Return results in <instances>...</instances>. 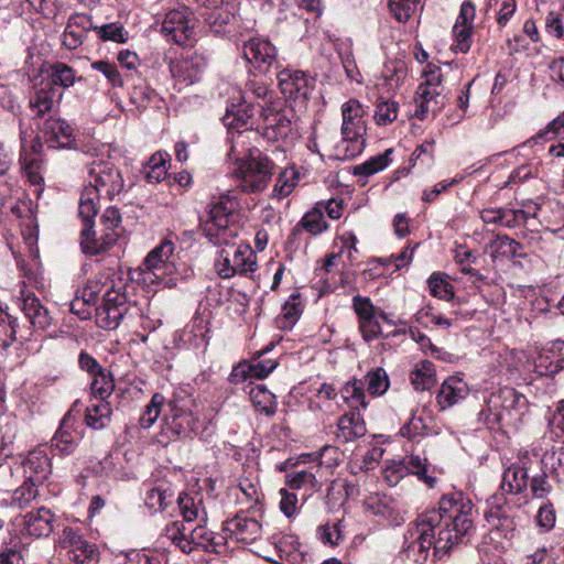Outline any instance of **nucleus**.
<instances>
[{"mask_svg": "<svg viewBox=\"0 0 564 564\" xmlns=\"http://www.w3.org/2000/svg\"><path fill=\"white\" fill-rule=\"evenodd\" d=\"M417 476L429 488H435L437 478L427 473L426 458L419 455H410L401 460H392L386 464L382 476L389 486H397L406 475Z\"/></svg>", "mask_w": 564, "mask_h": 564, "instance_id": "nucleus-10", "label": "nucleus"}, {"mask_svg": "<svg viewBox=\"0 0 564 564\" xmlns=\"http://www.w3.org/2000/svg\"><path fill=\"white\" fill-rule=\"evenodd\" d=\"M541 224L553 231L555 230L552 228L553 226L564 225V206L556 200L545 202L542 208Z\"/></svg>", "mask_w": 564, "mask_h": 564, "instance_id": "nucleus-51", "label": "nucleus"}, {"mask_svg": "<svg viewBox=\"0 0 564 564\" xmlns=\"http://www.w3.org/2000/svg\"><path fill=\"white\" fill-rule=\"evenodd\" d=\"M481 220L487 225L514 228V214L508 208H485L480 212Z\"/></svg>", "mask_w": 564, "mask_h": 564, "instance_id": "nucleus-45", "label": "nucleus"}, {"mask_svg": "<svg viewBox=\"0 0 564 564\" xmlns=\"http://www.w3.org/2000/svg\"><path fill=\"white\" fill-rule=\"evenodd\" d=\"M435 513H422L415 523L409 527L404 535L403 550L409 560L415 563H425L433 549V554L441 558L449 550H438V534L435 530Z\"/></svg>", "mask_w": 564, "mask_h": 564, "instance_id": "nucleus-5", "label": "nucleus"}, {"mask_svg": "<svg viewBox=\"0 0 564 564\" xmlns=\"http://www.w3.org/2000/svg\"><path fill=\"white\" fill-rule=\"evenodd\" d=\"M20 307L31 322L33 327L45 330L52 323L53 318L46 307H44L40 300L28 289L24 281L19 283V292L17 295Z\"/></svg>", "mask_w": 564, "mask_h": 564, "instance_id": "nucleus-17", "label": "nucleus"}, {"mask_svg": "<svg viewBox=\"0 0 564 564\" xmlns=\"http://www.w3.org/2000/svg\"><path fill=\"white\" fill-rule=\"evenodd\" d=\"M196 19L191 9L180 7L165 14L161 33L169 42L184 45L195 34Z\"/></svg>", "mask_w": 564, "mask_h": 564, "instance_id": "nucleus-13", "label": "nucleus"}, {"mask_svg": "<svg viewBox=\"0 0 564 564\" xmlns=\"http://www.w3.org/2000/svg\"><path fill=\"white\" fill-rule=\"evenodd\" d=\"M301 226L311 235H319L327 229L328 225L324 218L323 210L315 207L307 212L301 219Z\"/></svg>", "mask_w": 564, "mask_h": 564, "instance_id": "nucleus-53", "label": "nucleus"}, {"mask_svg": "<svg viewBox=\"0 0 564 564\" xmlns=\"http://www.w3.org/2000/svg\"><path fill=\"white\" fill-rule=\"evenodd\" d=\"M177 503L185 524L188 525L194 520L199 522L206 521L203 497L199 492H182L177 498Z\"/></svg>", "mask_w": 564, "mask_h": 564, "instance_id": "nucleus-31", "label": "nucleus"}, {"mask_svg": "<svg viewBox=\"0 0 564 564\" xmlns=\"http://www.w3.org/2000/svg\"><path fill=\"white\" fill-rule=\"evenodd\" d=\"M94 30L102 41L124 43L128 40V31L120 23H108L95 26Z\"/></svg>", "mask_w": 564, "mask_h": 564, "instance_id": "nucleus-58", "label": "nucleus"}, {"mask_svg": "<svg viewBox=\"0 0 564 564\" xmlns=\"http://www.w3.org/2000/svg\"><path fill=\"white\" fill-rule=\"evenodd\" d=\"M318 465L310 467L308 469L295 470L286 475V484L291 489L300 490V489H310L316 490L319 485L316 478V473L319 470Z\"/></svg>", "mask_w": 564, "mask_h": 564, "instance_id": "nucleus-37", "label": "nucleus"}, {"mask_svg": "<svg viewBox=\"0 0 564 564\" xmlns=\"http://www.w3.org/2000/svg\"><path fill=\"white\" fill-rule=\"evenodd\" d=\"M163 536L184 553H191L197 547L217 552L218 546L224 544L223 536L200 523L193 527L192 523L187 525L183 521H174L165 527Z\"/></svg>", "mask_w": 564, "mask_h": 564, "instance_id": "nucleus-6", "label": "nucleus"}, {"mask_svg": "<svg viewBox=\"0 0 564 564\" xmlns=\"http://www.w3.org/2000/svg\"><path fill=\"white\" fill-rule=\"evenodd\" d=\"M17 318L11 316L0 304V333L4 334V338H0V345L9 346L15 339Z\"/></svg>", "mask_w": 564, "mask_h": 564, "instance_id": "nucleus-59", "label": "nucleus"}, {"mask_svg": "<svg viewBox=\"0 0 564 564\" xmlns=\"http://www.w3.org/2000/svg\"><path fill=\"white\" fill-rule=\"evenodd\" d=\"M528 485V473L524 467L513 465L502 475L501 489L507 494L521 492Z\"/></svg>", "mask_w": 564, "mask_h": 564, "instance_id": "nucleus-38", "label": "nucleus"}, {"mask_svg": "<svg viewBox=\"0 0 564 564\" xmlns=\"http://www.w3.org/2000/svg\"><path fill=\"white\" fill-rule=\"evenodd\" d=\"M55 516L45 508H39L36 511H31L24 517V530L34 538L48 536L54 530Z\"/></svg>", "mask_w": 564, "mask_h": 564, "instance_id": "nucleus-26", "label": "nucleus"}, {"mask_svg": "<svg viewBox=\"0 0 564 564\" xmlns=\"http://www.w3.org/2000/svg\"><path fill=\"white\" fill-rule=\"evenodd\" d=\"M140 271L145 283L171 286L176 272L173 242L163 241L152 249L143 260Z\"/></svg>", "mask_w": 564, "mask_h": 564, "instance_id": "nucleus-7", "label": "nucleus"}, {"mask_svg": "<svg viewBox=\"0 0 564 564\" xmlns=\"http://www.w3.org/2000/svg\"><path fill=\"white\" fill-rule=\"evenodd\" d=\"M398 113L399 104L397 101L380 99L376 105L373 119L378 126H388L398 118Z\"/></svg>", "mask_w": 564, "mask_h": 564, "instance_id": "nucleus-52", "label": "nucleus"}, {"mask_svg": "<svg viewBox=\"0 0 564 564\" xmlns=\"http://www.w3.org/2000/svg\"><path fill=\"white\" fill-rule=\"evenodd\" d=\"M193 399L175 394L169 402V413L163 417L162 434L167 438L187 437L199 429V419L191 410Z\"/></svg>", "mask_w": 564, "mask_h": 564, "instance_id": "nucleus-8", "label": "nucleus"}, {"mask_svg": "<svg viewBox=\"0 0 564 564\" xmlns=\"http://www.w3.org/2000/svg\"><path fill=\"white\" fill-rule=\"evenodd\" d=\"M469 392V386L464 378L460 375H453L442 382L436 401L441 410H446L465 400Z\"/></svg>", "mask_w": 564, "mask_h": 564, "instance_id": "nucleus-24", "label": "nucleus"}, {"mask_svg": "<svg viewBox=\"0 0 564 564\" xmlns=\"http://www.w3.org/2000/svg\"><path fill=\"white\" fill-rule=\"evenodd\" d=\"M490 248L505 257L514 258L518 256L520 243L508 236H497L490 243Z\"/></svg>", "mask_w": 564, "mask_h": 564, "instance_id": "nucleus-64", "label": "nucleus"}, {"mask_svg": "<svg viewBox=\"0 0 564 564\" xmlns=\"http://www.w3.org/2000/svg\"><path fill=\"white\" fill-rule=\"evenodd\" d=\"M83 535L74 528L66 527L64 528L58 543L61 547L68 550V554L73 553L75 550L84 543Z\"/></svg>", "mask_w": 564, "mask_h": 564, "instance_id": "nucleus-63", "label": "nucleus"}, {"mask_svg": "<svg viewBox=\"0 0 564 564\" xmlns=\"http://www.w3.org/2000/svg\"><path fill=\"white\" fill-rule=\"evenodd\" d=\"M243 56L254 69L267 74L278 62V50L268 39L257 36L245 43Z\"/></svg>", "mask_w": 564, "mask_h": 564, "instance_id": "nucleus-16", "label": "nucleus"}, {"mask_svg": "<svg viewBox=\"0 0 564 564\" xmlns=\"http://www.w3.org/2000/svg\"><path fill=\"white\" fill-rule=\"evenodd\" d=\"M252 116L253 107L250 104H245V100L238 105H231L227 108L223 121L231 133V143L232 139L237 138L239 134L242 135L243 140L246 141L243 132L252 129Z\"/></svg>", "mask_w": 564, "mask_h": 564, "instance_id": "nucleus-25", "label": "nucleus"}, {"mask_svg": "<svg viewBox=\"0 0 564 564\" xmlns=\"http://www.w3.org/2000/svg\"><path fill=\"white\" fill-rule=\"evenodd\" d=\"M80 440L82 434L75 427V420L70 413H67L51 440V448L62 456L69 455L75 451Z\"/></svg>", "mask_w": 564, "mask_h": 564, "instance_id": "nucleus-23", "label": "nucleus"}, {"mask_svg": "<svg viewBox=\"0 0 564 564\" xmlns=\"http://www.w3.org/2000/svg\"><path fill=\"white\" fill-rule=\"evenodd\" d=\"M421 0H389V8L399 22H406L419 9Z\"/></svg>", "mask_w": 564, "mask_h": 564, "instance_id": "nucleus-56", "label": "nucleus"}, {"mask_svg": "<svg viewBox=\"0 0 564 564\" xmlns=\"http://www.w3.org/2000/svg\"><path fill=\"white\" fill-rule=\"evenodd\" d=\"M69 558L76 564H96L99 560V552L95 544L87 541L69 554Z\"/></svg>", "mask_w": 564, "mask_h": 564, "instance_id": "nucleus-60", "label": "nucleus"}, {"mask_svg": "<svg viewBox=\"0 0 564 564\" xmlns=\"http://www.w3.org/2000/svg\"><path fill=\"white\" fill-rule=\"evenodd\" d=\"M344 524L343 521H337L334 523H326L318 528V538L324 544L328 545H338L344 541Z\"/></svg>", "mask_w": 564, "mask_h": 564, "instance_id": "nucleus-55", "label": "nucleus"}, {"mask_svg": "<svg viewBox=\"0 0 564 564\" xmlns=\"http://www.w3.org/2000/svg\"><path fill=\"white\" fill-rule=\"evenodd\" d=\"M91 394L95 399L107 400L115 390L113 379L105 369L91 376Z\"/></svg>", "mask_w": 564, "mask_h": 564, "instance_id": "nucleus-49", "label": "nucleus"}, {"mask_svg": "<svg viewBox=\"0 0 564 564\" xmlns=\"http://www.w3.org/2000/svg\"><path fill=\"white\" fill-rule=\"evenodd\" d=\"M25 478L43 485L51 474V463L43 449H33L23 463Z\"/></svg>", "mask_w": 564, "mask_h": 564, "instance_id": "nucleus-28", "label": "nucleus"}, {"mask_svg": "<svg viewBox=\"0 0 564 564\" xmlns=\"http://www.w3.org/2000/svg\"><path fill=\"white\" fill-rule=\"evenodd\" d=\"M62 98V89L53 87L51 83H46L44 79L37 83L30 98V108L35 113L34 119L42 118L45 113L56 109Z\"/></svg>", "mask_w": 564, "mask_h": 564, "instance_id": "nucleus-22", "label": "nucleus"}, {"mask_svg": "<svg viewBox=\"0 0 564 564\" xmlns=\"http://www.w3.org/2000/svg\"><path fill=\"white\" fill-rule=\"evenodd\" d=\"M224 531L228 538L249 544L261 536L262 525L257 519L239 512L225 522Z\"/></svg>", "mask_w": 564, "mask_h": 564, "instance_id": "nucleus-21", "label": "nucleus"}, {"mask_svg": "<svg viewBox=\"0 0 564 564\" xmlns=\"http://www.w3.org/2000/svg\"><path fill=\"white\" fill-rule=\"evenodd\" d=\"M249 395L258 411L263 412L267 415H271L275 412V395L271 391H269L263 384H257L254 387H251Z\"/></svg>", "mask_w": 564, "mask_h": 564, "instance_id": "nucleus-40", "label": "nucleus"}, {"mask_svg": "<svg viewBox=\"0 0 564 564\" xmlns=\"http://www.w3.org/2000/svg\"><path fill=\"white\" fill-rule=\"evenodd\" d=\"M299 180V173L293 167L282 170L273 186L272 197L278 199L288 197L294 191Z\"/></svg>", "mask_w": 564, "mask_h": 564, "instance_id": "nucleus-41", "label": "nucleus"}, {"mask_svg": "<svg viewBox=\"0 0 564 564\" xmlns=\"http://www.w3.org/2000/svg\"><path fill=\"white\" fill-rule=\"evenodd\" d=\"M89 184L86 187L96 188V193L111 199L123 189L124 182L120 171L113 163L95 160L88 165Z\"/></svg>", "mask_w": 564, "mask_h": 564, "instance_id": "nucleus-11", "label": "nucleus"}, {"mask_svg": "<svg viewBox=\"0 0 564 564\" xmlns=\"http://www.w3.org/2000/svg\"><path fill=\"white\" fill-rule=\"evenodd\" d=\"M436 380V369L432 361L420 360L417 361L410 372V381L415 390H429Z\"/></svg>", "mask_w": 564, "mask_h": 564, "instance_id": "nucleus-34", "label": "nucleus"}, {"mask_svg": "<svg viewBox=\"0 0 564 564\" xmlns=\"http://www.w3.org/2000/svg\"><path fill=\"white\" fill-rule=\"evenodd\" d=\"M302 314V302L299 293H292L282 306V312L276 318V324L282 329L294 326Z\"/></svg>", "mask_w": 564, "mask_h": 564, "instance_id": "nucleus-39", "label": "nucleus"}, {"mask_svg": "<svg viewBox=\"0 0 564 564\" xmlns=\"http://www.w3.org/2000/svg\"><path fill=\"white\" fill-rule=\"evenodd\" d=\"M126 295L112 292L105 295V302L96 306V323L100 328L115 329L126 314Z\"/></svg>", "mask_w": 564, "mask_h": 564, "instance_id": "nucleus-18", "label": "nucleus"}, {"mask_svg": "<svg viewBox=\"0 0 564 564\" xmlns=\"http://www.w3.org/2000/svg\"><path fill=\"white\" fill-rule=\"evenodd\" d=\"M235 208L236 203L232 199L221 197L212 204L206 218L200 220V228L208 241L225 246L215 262L217 273L223 279L246 275L257 269V256L248 245H230L239 232L234 220Z\"/></svg>", "mask_w": 564, "mask_h": 564, "instance_id": "nucleus-1", "label": "nucleus"}, {"mask_svg": "<svg viewBox=\"0 0 564 564\" xmlns=\"http://www.w3.org/2000/svg\"><path fill=\"white\" fill-rule=\"evenodd\" d=\"M273 93L269 90L268 86L258 79H250L247 82L242 100L245 104H253L256 100H262L265 105L270 101Z\"/></svg>", "mask_w": 564, "mask_h": 564, "instance_id": "nucleus-50", "label": "nucleus"}, {"mask_svg": "<svg viewBox=\"0 0 564 564\" xmlns=\"http://www.w3.org/2000/svg\"><path fill=\"white\" fill-rule=\"evenodd\" d=\"M278 366L273 359H263L252 364H239L230 373V381L239 383L248 378L263 379L268 377Z\"/></svg>", "mask_w": 564, "mask_h": 564, "instance_id": "nucleus-29", "label": "nucleus"}, {"mask_svg": "<svg viewBox=\"0 0 564 564\" xmlns=\"http://www.w3.org/2000/svg\"><path fill=\"white\" fill-rule=\"evenodd\" d=\"M227 156L235 164L231 175L245 193L263 192L275 173V163L259 149L247 147L240 134L232 139Z\"/></svg>", "mask_w": 564, "mask_h": 564, "instance_id": "nucleus-3", "label": "nucleus"}, {"mask_svg": "<svg viewBox=\"0 0 564 564\" xmlns=\"http://www.w3.org/2000/svg\"><path fill=\"white\" fill-rule=\"evenodd\" d=\"M40 486L25 478L24 482L12 492L10 505L20 509L25 508L37 497Z\"/></svg>", "mask_w": 564, "mask_h": 564, "instance_id": "nucleus-48", "label": "nucleus"}, {"mask_svg": "<svg viewBox=\"0 0 564 564\" xmlns=\"http://www.w3.org/2000/svg\"><path fill=\"white\" fill-rule=\"evenodd\" d=\"M171 156L165 151H156L143 164L142 175L152 184L160 183L167 176Z\"/></svg>", "mask_w": 564, "mask_h": 564, "instance_id": "nucleus-32", "label": "nucleus"}, {"mask_svg": "<svg viewBox=\"0 0 564 564\" xmlns=\"http://www.w3.org/2000/svg\"><path fill=\"white\" fill-rule=\"evenodd\" d=\"M112 414V408L107 400L95 399L86 410L85 422L94 430L105 429Z\"/></svg>", "mask_w": 564, "mask_h": 564, "instance_id": "nucleus-35", "label": "nucleus"}, {"mask_svg": "<svg viewBox=\"0 0 564 564\" xmlns=\"http://www.w3.org/2000/svg\"><path fill=\"white\" fill-rule=\"evenodd\" d=\"M400 434L408 440L414 441L427 434V425L422 416L413 414L409 422L400 429Z\"/></svg>", "mask_w": 564, "mask_h": 564, "instance_id": "nucleus-61", "label": "nucleus"}, {"mask_svg": "<svg viewBox=\"0 0 564 564\" xmlns=\"http://www.w3.org/2000/svg\"><path fill=\"white\" fill-rule=\"evenodd\" d=\"M165 397L162 393H154L139 419L142 429L148 430L158 421L162 408L165 404Z\"/></svg>", "mask_w": 564, "mask_h": 564, "instance_id": "nucleus-44", "label": "nucleus"}, {"mask_svg": "<svg viewBox=\"0 0 564 564\" xmlns=\"http://www.w3.org/2000/svg\"><path fill=\"white\" fill-rule=\"evenodd\" d=\"M19 130L21 143L20 160L25 165V169H30L31 165L35 162V159L31 158V155L40 153L42 149L41 138H32V128L25 127L21 117L19 118Z\"/></svg>", "mask_w": 564, "mask_h": 564, "instance_id": "nucleus-33", "label": "nucleus"}, {"mask_svg": "<svg viewBox=\"0 0 564 564\" xmlns=\"http://www.w3.org/2000/svg\"><path fill=\"white\" fill-rule=\"evenodd\" d=\"M424 513H435V530L438 534V550H451L474 528V503L462 491L445 494L438 501V509Z\"/></svg>", "mask_w": 564, "mask_h": 564, "instance_id": "nucleus-2", "label": "nucleus"}, {"mask_svg": "<svg viewBox=\"0 0 564 564\" xmlns=\"http://www.w3.org/2000/svg\"><path fill=\"white\" fill-rule=\"evenodd\" d=\"M366 432V423L358 411L345 413L337 422L336 436L341 442H352L362 437Z\"/></svg>", "mask_w": 564, "mask_h": 564, "instance_id": "nucleus-30", "label": "nucleus"}, {"mask_svg": "<svg viewBox=\"0 0 564 564\" xmlns=\"http://www.w3.org/2000/svg\"><path fill=\"white\" fill-rule=\"evenodd\" d=\"M341 399L349 404L351 410L367 406L364 384L361 381L347 382L341 389Z\"/></svg>", "mask_w": 564, "mask_h": 564, "instance_id": "nucleus-47", "label": "nucleus"}, {"mask_svg": "<svg viewBox=\"0 0 564 564\" xmlns=\"http://www.w3.org/2000/svg\"><path fill=\"white\" fill-rule=\"evenodd\" d=\"M429 289L434 297L451 301L454 297L453 285L441 273H433L427 280Z\"/></svg>", "mask_w": 564, "mask_h": 564, "instance_id": "nucleus-54", "label": "nucleus"}, {"mask_svg": "<svg viewBox=\"0 0 564 564\" xmlns=\"http://www.w3.org/2000/svg\"><path fill=\"white\" fill-rule=\"evenodd\" d=\"M315 80L300 69L285 68L278 73V85L286 99L304 102L314 88Z\"/></svg>", "mask_w": 564, "mask_h": 564, "instance_id": "nucleus-15", "label": "nucleus"}, {"mask_svg": "<svg viewBox=\"0 0 564 564\" xmlns=\"http://www.w3.org/2000/svg\"><path fill=\"white\" fill-rule=\"evenodd\" d=\"M391 154L392 149H388L383 153L370 158L366 162L356 165L354 167V174L358 176L368 177L380 171H383L392 161L390 158Z\"/></svg>", "mask_w": 564, "mask_h": 564, "instance_id": "nucleus-42", "label": "nucleus"}, {"mask_svg": "<svg viewBox=\"0 0 564 564\" xmlns=\"http://www.w3.org/2000/svg\"><path fill=\"white\" fill-rule=\"evenodd\" d=\"M206 66L207 59L202 53L189 51L170 63V72L175 83L182 88L199 82Z\"/></svg>", "mask_w": 564, "mask_h": 564, "instance_id": "nucleus-14", "label": "nucleus"}, {"mask_svg": "<svg viewBox=\"0 0 564 564\" xmlns=\"http://www.w3.org/2000/svg\"><path fill=\"white\" fill-rule=\"evenodd\" d=\"M154 98V89L145 83L134 85L130 93V101L137 108H145Z\"/></svg>", "mask_w": 564, "mask_h": 564, "instance_id": "nucleus-62", "label": "nucleus"}, {"mask_svg": "<svg viewBox=\"0 0 564 564\" xmlns=\"http://www.w3.org/2000/svg\"><path fill=\"white\" fill-rule=\"evenodd\" d=\"M423 82L419 85L415 97L413 116L424 120L430 113H436L443 102L440 100L443 93L441 68L434 64H427L422 72Z\"/></svg>", "mask_w": 564, "mask_h": 564, "instance_id": "nucleus-9", "label": "nucleus"}, {"mask_svg": "<svg viewBox=\"0 0 564 564\" xmlns=\"http://www.w3.org/2000/svg\"><path fill=\"white\" fill-rule=\"evenodd\" d=\"M365 381L368 392L372 395H381L389 388V379L382 368L368 372Z\"/></svg>", "mask_w": 564, "mask_h": 564, "instance_id": "nucleus-57", "label": "nucleus"}, {"mask_svg": "<svg viewBox=\"0 0 564 564\" xmlns=\"http://www.w3.org/2000/svg\"><path fill=\"white\" fill-rule=\"evenodd\" d=\"M173 492L169 488L156 486L147 491L145 506L152 511H163L172 503Z\"/></svg>", "mask_w": 564, "mask_h": 564, "instance_id": "nucleus-46", "label": "nucleus"}, {"mask_svg": "<svg viewBox=\"0 0 564 564\" xmlns=\"http://www.w3.org/2000/svg\"><path fill=\"white\" fill-rule=\"evenodd\" d=\"M99 195L96 188L84 187L78 206V214L83 220V227L94 226V219L98 212Z\"/></svg>", "mask_w": 564, "mask_h": 564, "instance_id": "nucleus-36", "label": "nucleus"}, {"mask_svg": "<svg viewBox=\"0 0 564 564\" xmlns=\"http://www.w3.org/2000/svg\"><path fill=\"white\" fill-rule=\"evenodd\" d=\"M341 141L335 147L334 158L340 161L359 155L366 145V110L357 99L341 105Z\"/></svg>", "mask_w": 564, "mask_h": 564, "instance_id": "nucleus-4", "label": "nucleus"}, {"mask_svg": "<svg viewBox=\"0 0 564 564\" xmlns=\"http://www.w3.org/2000/svg\"><path fill=\"white\" fill-rule=\"evenodd\" d=\"M44 142L52 149L70 148L75 141L73 128L59 118L48 117L37 122Z\"/></svg>", "mask_w": 564, "mask_h": 564, "instance_id": "nucleus-19", "label": "nucleus"}, {"mask_svg": "<svg viewBox=\"0 0 564 564\" xmlns=\"http://www.w3.org/2000/svg\"><path fill=\"white\" fill-rule=\"evenodd\" d=\"M118 238V231L104 232L100 238H96L93 226H87L80 232V247L84 253L96 256L110 249Z\"/></svg>", "mask_w": 564, "mask_h": 564, "instance_id": "nucleus-27", "label": "nucleus"}, {"mask_svg": "<svg viewBox=\"0 0 564 564\" xmlns=\"http://www.w3.org/2000/svg\"><path fill=\"white\" fill-rule=\"evenodd\" d=\"M44 80L53 87L66 89L75 83V70L64 63H56L51 66V74Z\"/></svg>", "mask_w": 564, "mask_h": 564, "instance_id": "nucleus-43", "label": "nucleus"}, {"mask_svg": "<svg viewBox=\"0 0 564 564\" xmlns=\"http://www.w3.org/2000/svg\"><path fill=\"white\" fill-rule=\"evenodd\" d=\"M259 106L262 108L263 132L262 135L268 141H278L286 138L292 130L291 110H278L271 107Z\"/></svg>", "mask_w": 564, "mask_h": 564, "instance_id": "nucleus-20", "label": "nucleus"}, {"mask_svg": "<svg viewBox=\"0 0 564 564\" xmlns=\"http://www.w3.org/2000/svg\"><path fill=\"white\" fill-rule=\"evenodd\" d=\"M112 292H121L120 288L106 274H100L89 280L86 285L78 292L70 303V311L82 318H86L90 312L84 310V306H97L105 302V295Z\"/></svg>", "mask_w": 564, "mask_h": 564, "instance_id": "nucleus-12", "label": "nucleus"}]
</instances>
